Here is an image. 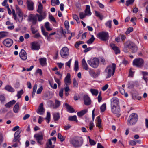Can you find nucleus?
Returning <instances> with one entry per match:
<instances>
[{
  "label": "nucleus",
  "instance_id": "54",
  "mask_svg": "<svg viewBox=\"0 0 148 148\" xmlns=\"http://www.w3.org/2000/svg\"><path fill=\"white\" fill-rule=\"evenodd\" d=\"M133 29L132 27H131L129 28L127 31L126 32V34H128L130 32H132L133 30Z\"/></svg>",
  "mask_w": 148,
  "mask_h": 148
},
{
  "label": "nucleus",
  "instance_id": "22",
  "mask_svg": "<svg viewBox=\"0 0 148 148\" xmlns=\"http://www.w3.org/2000/svg\"><path fill=\"white\" fill-rule=\"evenodd\" d=\"M134 44L132 42L130 41H128L125 43L124 46L126 47H127L128 49H131Z\"/></svg>",
  "mask_w": 148,
  "mask_h": 148
},
{
  "label": "nucleus",
  "instance_id": "35",
  "mask_svg": "<svg viewBox=\"0 0 148 148\" xmlns=\"http://www.w3.org/2000/svg\"><path fill=\"white\" fill-rule=\"evenodd\" d=\"M68 120L70 121H75L77 122L78 121V120L77 118V116L76 115L69 116L68 118Z\"/></svg>",
  "mask_w": 148,
  "mask_h": 148
},
{
  "label": "nucleus",
  "instance_id": "11",
  "mask_svg": "<svg viewBox=\"0 0 148 148\" xmlns=\"http://www.w3.org/2000/svg\"><path fill=\"white\" fill-rule=\"evenodd\" d=\"M111 107L119 106V102L118 99L116 97L113 98L111 100Z\"/></svg>",
  "mask_w": 148,
  "mask_h": 148
},
{
  "label": "nucleus",
  "instance_id": "40",
  "mask_svg": "<svg viewBox=\"0 0 148 148\" xmlns=\"http://www.w3.org/2000/svg\"><path fill=\"white\" fill-rule=\"evenodd\" d=\"M41 31L42 33V34L45 36L47 37V39H48L49 38V36H48V33L47 32H46L44 30V28L43 27H42L41 28Z\"/></svg>",
  "mask_w": 148,
  "mask_h": 148
},
{
  "label": "nucleus",
  "instance_id": "64",
  "mask_svg": "<svg viewBox=\"0 0 148 148\" xmlns=\"http://www.w3.org/2000/svg\"><path fill=\"white\" fill-rule=\"evenodd\" d=\"M49 18L51 21H53L54 22H56V20L54 17L52 15H50Z\"/></svg>",
  "mask_w": 148,
  "mask_h": 148
},
{
  "label": "nucleus",
  "instance_id": "6",
  "mask_svg": "<svg viewBox=\"0 0 148 148\" xmlns=\"http://www.w3.org/2000/svg\"><path fill=\"white\" fill-rule=\"evenodd\" d=\"M37 15L36 14H30L28 18V21L31 22L33 25H35L37 21Z\"/></svg>",
  "mask_w": 148,
  "mask_h": 148
},
{
  "label": "nucleus",
  "instance_id": "15",
  "mask_svg": "<svg viewBox=\"0 0 148 148\" xmlns=\"http://www.w3.org/2000/svg\"><path fill=\"white\" fill-rule=\"evenodd\" d=\"M27 4L28 10L32 11L34 10V3L32 0H27Z\"/></svg>",
  "mask_w": 148,
  "mask_h": 148
},
{
  "label": "nucleus",
  "instance_id": "30",
  "mask_svg": "<svg viewBox=\"0 0 148 148\" xmlns=\"http://www.w3.org/2000/svg\"><path fill=\"white\" fill-rule=\"evenodd\" d=\"M19 110V103H17L14 106L13 108L14 112L15 113H18Z\"/></svg>",
  "mask_w": 148,
  "mask_h": 148
},
{
  "label": "nucleus",
  "instance_id": "23",
  "mask_svg": "<svg viewBox=\"0 0 148 148\" xmlns=\"http://www.w3.org/2000/svg\"><path fill=\"white\" fill-rule=\"evenodd\" d=\"M65 105L68 111L69 112L71 113H73L74 112L75 110L74 109L70 106L67 103H65Z\"/></svg>",
  "mask_w": 148,
  "mask_h": 148
},
{
  "label": "nucleus",
  "instance_id": "45",
  "mask_svg": "<svg viewBox=\"0 0 148 148\" xmlns=\"http://www.w3.org/2000/svg\"><path fill=\"white\" fill-rule=\"evenodd\" d=\"M45 27L48 31H50L52 30L49 27V23L48 22H47L45 23Z\"/></svg>",
  "mask_w": 148,
  "mask_h": 148
},
{
  "label": "nucleus",
  "instance_id": "42",
  "mask_svg": "<svg viewBox=\"0 0 148 148\" xmlns=\"http://www.w3.org/2000/svg\"><path fill=\"white\" fill-rule=\"evenodd\" d=\"M65 137L62 136L60 133H59L58 134V138L61 142L63 141L65 139Z\"/></svg>",
  "mask_w": 148,
  "mask_h": 148
},
{
  "label": "nucleus",
  "instance_id": "48",
  "mask_svg": "<svg viewBox=\"0 0 148 148\" xmlns=\"http://www.w3.org/2000/svg\"><path fill=\"white\" fill-rule=\"evenodd\" d=\"M80 18L81 19H83V18H85L86 16H87L86 14L85 13L84 14L83 12H80L79 13Z\"/></svg>",
  "mask_w": 148,
  "mask_h": 148
},
{
  "label": "nucleus",
  "instance_id": "28",
  "mask_svg": "<svg viewBox=\"0 0 148 148\" xmlns=\"http://www.w3.org/2000/svg\"><path fill=\"white\" fill-rule=\"evenodd\" d=\"M71 143L75 147H78L81 145L77 140H73L71 141Z\"/></svg>",
  "mask_w": 148,
  "mask_h": 148
},
{
  "label": "nucleus",
  "instance_id": "60",
  "mask_svg": "<svg viewBox=\"0 0 148 148\" xmlns=\"http://www.w3.org/2000/svg\"><path fill=\"white\" fill-rule=\"evenodd\" d=\"M130 145L131 146H134L136 144V142L134 140H131L129 142Z\"/></svg>",
  "mask_w": 148,
  "mask_h": 148
},
{
  "label": "nucleus",
  "instance_id": "37",
  "mask_svg": "<svg viewBox=\"0 0 148 148\" xmlns=\"http://www.w3.org/2000/svg\"><path fill=\"white\" fill-rule=\"evenodd\" d=\"M5 89L7 90L9 92H13L14 91V89L12 87L9 85L6 86L5 87Z\"/></svg>",
  "mask_w": 148,
  "mask_h": 148
},
{
  "label": "nucleus",
  "instance_id": "8",
  "mask_svg": "<svg viewBox=\"0 0 148 148\" xmlns=\"http://www.w3.org/2000/svg\"><path fill=\"white\" fill-rule=\"evenodd\" d=\"M21 132V131L19 130H18L14 134V138L13 140V142H15L17 141L20 143H21L20 142V138L21 136L19 134Z\"/></svg>",
  "mask_w": 148,
  "mask_h": 148
},
{
  "label": "nucleus",
  "instance_id": "46",
  "mask_svg": "<svg viewBox=\"0 0 148 148\" xmlns=\"http://www.w3.org/2000/svg\"><path fill=\"white\" fill-rule=\"evenodd\" d=\"M95 14L96 16L99 17L101 20H102L103 18V16L100 14V13L97 11L95 12Z\"/></svg>",
  "mask_w": 148,
  "mask_h": 148
},
{
  "label": "nucleus",
  "instance_id": "9",
  "mask_svg": "<svg viewBox=\"0 0 148 148\" xmlns=\"http://www.w3.org/2000/svg\"><path fill=\"white\" fill-rule=\"evenodd\" d=\"M13 42L12 40L10 38H7L3 42V45L7 47H10L13 44Z\"/></svg>",
  "mask_w": 148,
  "mask_h": 148
},
{
  "label": "nucleus",
  "instance_id": "1",
  "mask_svg": "<svg viewBox=\"0 0 148 148\" xmlns=\"http://www.w3.org/2000/svg\"><path fill=\"white\" fill-rule=\"evenodd\" d=\"M138 116L136 114L132 113L128 119L127 124L129 126L135 124L138 121Z\"/></svg>",
  "mask_w": 148,
  "mask_h": 148
},
{
  "label": "nucleus",
  "instance_id": "53",
  "mask_svg": "<svg viewBox=\"0 0 148 148\" xmlns=\"http://www.w3.org/2000/svg\"><path fill=\"white\" fill-rule=\"evenodd\" d=\"M73 84L74 87L77 88L78 85V83L75 79H73Z\"/></svg>",
  "mask_w": 148,
  "mask_h": 148
},
{
  "label": "nucleus",
  "instance_id": "14",
  "mask_svg": "<svg viewBox=\"0 0 148 148\" xmlns=\"http://www.w3.org/2000/svg\"><path fill=\"white\" fill-rule=\"evenodd\" d=\"M31 49L35 50H38L40 48V45L39 44L36 42H34L31 43Z\"/></svg>",
  "mask_w": 148,
  "mask_h": 148
},
{
  "label": "nucleus",
  "instance_id": "63",
  "mask_svg": "<svg viewBox=\"0 0 148 148\" xmlns=\"http://www.w3.org/2000/svg\"><path fill=\"white\" fill-rule=\"evenodd\" d=\"M41 36L39 33H37L35 34L34 36L33 37L35 38H39L41 37Z\"/></svg>",
  "mask_w": 148,
  "mask_h": 148
},
{
  "label": "nucleus",
  "instance_id": "10",
  "mask_svg": "<svg viewBox=\"0 0 148 148\" xmlns=\"http://www.w3.org/2000/svg\"><path fill=\"white\" fill-rule=\"evenodd\" d=\"M84 103L85 105L88 106L90 105L91 102L90 98L87 95H84L83 96Z\"/></svg>",
  "mask_w": 148,
  "mask_h": 148
},
{
  "label": "nucleus",
  "instance_id": "47",
  "mask_svg": "<svg viewBox=\"0 0 148 148\" xmlns=\"http://www.w3.org/2000/svg\"><path fill=\"white\" fill-rule=\"evenodd\" d=\"M0 100L1 102H4L5 100V98L4 95H0Z\"/></svg>",
  "mask_w": 148,
  "mask_h": 148
},
{
  "label": "nucleus",
  "instance_id": "38",
  "mask_svg": "<svg viewBox=\"0 0 148 148\" xmlns=\"http://www.w3.org/2000/svg\"><path fill=\"white\" fill-rule=\"evenodd\" d=\"M97 123L96 125V126L98 127L99 128H100L101 127V121L99 116H98L97 117Z\"/></svg>",
  "mask_w": 148,
  "mask_h": 148
},
{
  "label": "nucleus",
  "instance_id": "19",
  "mask_svg": "<svg viewBox=\"0 0 148 148\" xmlns=\"http://www.w3.org/2000/svg\"><path fill=\"white\" fill-rule=\"evenodd\" d=\"M48 103L53 104V108H56L58 107L60 105V102L58 100H55V105L53 104V102L51 100H49L48 101Z\"/></svg>",
  "mask_w": 148,
  "mask_h": 148
},
{
  "label": "nucleus",
  "instance_id": "16",
  "mask_svg": "<svg viewBox=\"0 0 148 148\" xmlns=\"http://www.w3.org/2000/svg\"><path fill=\"white\" fill-rule=\"evenodd\" d=\"M45 112V109L43 107V103H41L40 104L38 109L37 110V112L38 114L42 115L44 114Z\"/></svg>",
  "mask_w": 148,
  "mask_h": 148
},
{
  "label": "nucleus",
  "instance_id": "62",
  "mask_svg": "<svg viewBox=\"0 0 148 148\" xmlns=\"http://www.w3.org/2000/svg\"><path fill=\"white\" fill-rule=\"evenodd\" d=\"M63 89L61 88L59 92V95L61 98H62L63 97Z\"/></svg>",
  "mask_w": 148,
  "mask_h": 148
},
{
  "label": "nucleus",
  "instance_id": "39",
  "mask_svg": "<svg viewBox=\"0 0 148 148\" xmlns=\"http://www.w3.org/2000/svg\"><path fill=\"white\" fill-rule=\"evenodd\" d=\"M95 38L93 35H91V37L87 41L88 44H90L92 43L95 40Z\"/></svg>",
  "mask_w": 148,
  "mask_h": 148
},
{
  "label": "nucleus",
  "instance_id": "41",
  "mask_svg": "<svg viewBox=\"0 0 148 148\" xmlns=\"http://www.w3.org/2000/svg\"><path fill=\"white\" fill-rule=\"evenodd\" d=\"M24 92L23 89L21 90L20 91H18L16 96L18 97V99H19L21 98V95Z\"/></svg>",
  "mask_w": 148,
  "mask_h": 148
},
{
  "label": "nucleus",
  "instance_id": "26",
  "mask_svg": "<svg viewBox=\"0 0 148 148\" xmlns=\"http://www.w3.org/2000/svg\"><path fill=\"white\" fill-rule=\"evenodd\" d=\"M85 13L87 16H90L91 14L90 11V7L89 5H86V8L85 10Z\"/></svg>",
  "mask_w": 148,
  "mask_h": 148
},
{
  "label": "nucleus",
  "instance_id": "20",
  "mask_svg": "<svg viewBox=\"0 0 148 148\" xmlns=\"http://www.w3.org/2000/svg\"><path fill=\"white\" fill-rule=\"evenodd\" d=\"M110 45L113 50H114L116 54L120 53V51L119 48L115 44L112 43L110 44Z\"/></svg>",
  "mask_w": 148,
  "mask_h": 148
},
{
  "label": "nucleus",
  "instance_id": "31",
  "mask_svg": "<svg viewBox=\"0 0 148 148\" xmlns=\"http://www.w3.org/2000/svg\"><path fill=\"white\" fill-rule=\"evenodd\" d=\"M53 118L55 121H57L60 118V114L58 112L55 113L53 114Z\"/></svg>",
  "mask_w": 148,
  "mask_h": 148
},
{
  "label": "nucleus",
  "instance_id": "21",
  "mask_svg": "<svg viewBox=\"0 0 148 148\" xmlns=\"http://www.w3.org/2000/svg\"><path fill=\"white\" fill-rule=\"evenodd\" d=\"M36 14V15H37V19H38L39 21H41L42 20L45 18L46 17L45 14V12L42 13L41 14Z\"/></svg>",
  "mask_w": 148,
  "mask_h": 148
},
{
  "label": "nucleus",
  "instance_id": "58",
  "mask_svg": "<svg viewBox=\"0 0 148 148\" xmlns=\"http://www.w3.org/2000/svg\"><path fill=\"white\" fill-rule=\"evenodd\" d=\"M119 91L123 95L125 94V91L123 88H119Z\"/></svg>",
  "mask_w": 148,
  "mask_h": 148
},
{
  "label": "nucleus",
  "instance_id": "33",
  "mask_svg": "<svg viewBox=\"0 0 148 148\" xmlns=\"http://www.w3.org/2000/svg\"><path fill=\"white\" fill-rule=\"evenodd\" d=\"M16 11L17 13L20 17H22L23 16V14L21 12V11L19 7L17 5H16Z\"/></svg>",
  "mask_w": 148,
  "mask_h": 148
},
{
  "label": "nucleus",
  "instance_id": "27",
  "mask_svg": "<svg viewBox=\"0 0 148 148\" xmlns=\"http://www.w3.org/2000/svg\"><path fill=\"white\" fill-rule=\"evenodd\" d=\"M88 112L87 109H85L77 113V115L79 117H81L85 114Z\"/></svg>",
  "mask_w": 148,
  "mask_h": 148
},
{
  "label": "nucleus",
  "instance_id": "29",
  "mask_svg": "<svg viewBox=\"0 0 148 148\" xmlns=\"http://www.w3.org/2000/svg\"><path fill=\"white\" fill-rule=\"evenodd\" d=\"M47 147L46 148H53L54 145H52V142L51 139H49L48 142L46 143Z\"/></svg>",
  "mask_w": 148,
  "mask_h": 148
},
{
  "label": "nucleus",
  "instance_id": "32",
  "mask_svg": "<svg viewBox=\"0 0 148 148\" xmlns=\"http://www.w3.org/2000/svg\"><path fill=\"white\" fill-rule=\"evenodd\" d=\"M16 102V101L14 100H13L7 103L5 105V106L7 108H10V107L12 106L13 104H15Z\"/></svg>",
  "mask_w": 148,
  "mask_h": 148
},
{
  "label": "nucleus",
  "instance_id": "50",
  "mask_svg": "<svg viewBox=\"0 0 148 148\" xmlns=\"http://www.w3.org/2000/svg\"><path fill=\"white\" fill-rule=\"evenodd\" d=\"M134 1V0H128L126 1V5L128 6L130 4H132Z\"/></svg>",
  "mask_w": 148,
  "mask_h": 148
},
{
  "label": "nucleus",
  "instance_id": "36",
  "mask_svg": "<svg viewBox=\"0 0 148 148\" xmlns=\"http://www.w3.org/2000/svg\"><path fill=\"white\" fill-rule=\"evenodd\" d=\"M90 91L93 95L95 96H97L99 92L97 90L94 89H91Z\"/></svg>",
  "mask_w": 148,
  "mask_h": 148
},
{
  "label": "nucleus",
  "instance_id": "61",
  "mask_svg": "<svg viewBox=\"0 0 148 148\" xmlns=\"http://www.w3.org/2000/svg\"><path fill=\"white\" fill-rule=\"evenodd\" d=\"M31 30L32 33L34 34H36L38 31L37 30H36L34 27H31Z\"/></svg>",
  "mask_w": 148,
  "mask_h": 148
},
{
  "label": "nucleus",
  "instance_id": "25",
  "mask_svg": "<svg viewBox=\"0 0 148 148\" xmlns=\"http://www.w3.org/2000/svg\"><path fill=\"white\" fill-rule=\"evenodd\" d=\"M40 64L42 66L46 65V58H41L39 59Z\"/></svg>",
  "mask_w": 148,
  "mask_h": 148
},
{
  "label": "nucleus",
  "instance_id": "59",
  "mask_svg": "<svg viewBox=\"0 0 148 148\" xmlns=\"http://www.w3.org/2000/svg\"><path fill=\"white\" fill-rule=\"evenodd\" d=\"M64 25L66 28L68 29V28L69 27V23L67 21H65L64 22Z\"/></svg>",
  "mask_w": 148,
  "mask_h": 148
},
{
  "label": "nucleus",
  "instance_id": "2",
  "mask_svg": "<svg viewBox=\"0 0 148 148\" xmlns=\"http://www.w3.org/2000/svg\"><path fill=\"white\" fill-rule=\"evenodd\" d=\"M116 67V65L113 63L112 65H109L106 69V71L108 75L107 78L110 77L111 75H113L114 73Z\"/></svg>",
  "mask_w": 148,
  "mask_h": 148
},
{
  "label": "nucleus",
  "instance_id": "17",
  "mask_svg": "<svg viewBox=\"0 0 148 148\" xmlns=\"http://www.w3.org/2000/svg\"><path fill=\"white\" fill-rule=\"evenodd\" d=\"M34 137L36 138L37 142L40 144H42L40 140L43 139V135L42 134H36L34 135Z\"/></svg>",
  "mask_w": 148,
  "mask_h": 148
},
{
  "label": "nucleus",
  "instance_id": "56",
  "mask_svg": "<svg viewBox=\"0 0 148 148\" xmlns=\"http://www.w3.org/2000/svg\"><path fill=\"white\" fill-rule=\"evenodd\" d=\"M73 19L75 20L76 21H77V23L79 22V18L78 17V16L76 15V14H73Z\"/></svg>",
  "mask_w": 148,
  "mask_h": 148
},
{
  "label": "nucleus",
  "instance_id": "51",
  "mask_svg": "<svg viewBox=\"0 0 148 148\" xmlns=\"http://www.w3.org/2000/svg\"><path fill=\"white\" fill-rule=\"evenodd\" d=\"M112 22L111 20L108 21L106 23V26L107 27H108L110 28L111 27V24Z\"/></svg>",
  "mask_w": 148,
  "mask_h": 148
},
{
  "label": "nucleus",
  "instance_id": "13",
  "mask_svg": "<svg viewBox=\"0 0 148 148\" xmlns=\"http://www.w3.org/2000/svg\"><path fill=\"white\" fill-rule=\"evenodd\" d=\"M70 77L71 75L69 73H67V75L65 77L64 80V86H65V85H70L71 84V81Z\"/></svg>",
  "mask_w": 148,
  "mask_h": 148
},
{
  "label": "nucleus",
  "instance_id": "12",
  "mask_svg": "<svg viewBox=\"0 0 148 148\" xmlns=\"http://www.w3.org/2000/svg\"><path fill=\"white\" fill-rule=\"evenodd\" d=\"M112 112L114 114L118 115V116L120 115L119 114L120 112V108L119 106H115L111 107Z\"/></svg>",
  "mask_w": 148,
  "mask_h": 148
},
{
  "label": "nucleus",
  "instance_id": "7",
  "mask_svg": "<svg viewBox=\"0 0 148 148\" xmlns=\"http://www.w3.org/2000/svg\"><path fill=\"white\" fill-rule=\"evenodd\" d=\"M99 38L101 40L106 41L108 39V34L107 32H102L99 33L97 35Z\"/></svg>",
  "mask_w": 148,
  "mask_h": 148
},
{
  "label": "nucleus",
  "instance_id": "18",
  "mask_svg": "<svg viewBox=\"0 0 148 148\" xmlns=\"http://www.w3.org/2000/svg\"><path fill=\"white\" fill-rule=\"evenodd\" d=\"M19 56L20 58L23 60H26L27 58L26 53L23 49H22L19 53Z\"/></svg>",
  "mask_w": 148,
  "mask_h": 148
},
{
  "label": "nucleus",
  "instance_id": "57",
  "mask_svg": "<svg viewBox=\"0 0 148 148\" xmlns=\"http://www.w3.org/2000/svg\"><path fill=\"white\" fill-rule=\"evenodd\" d=\"M90 74L92 75L94 77H96L98 76V74L96 73L94 71H91V72H90Z\"/></svg>",
  "mask_w": 148,
  "mask_h": 148
},
{
  "label": "nucleus",
  "instance_id": "43",
  "mask_svg": "<svg viewBox=\"0 0 148 148\" xmlns=\"http://www.w3.org/2000/svg\"><path fill=\"white\" fill-rule=\"evenodd\" d=\"M132 50V53L136 52L137 50V47L136 45L134 44V45L131 49Z\"/></svg>",
  "mask_w": 148,
  "mask_h": 148
},
{
  "label": "nucleus",
  "instance_id": "34",
  "mask_svg": "<svg viewBox=\"0 0 148 148\" xmlns=\"http://www.w3.org/2000/svg\"><path fill=\"white\" fill-rule=\"evenodd\" d=\"M43 9L42 5L40 2H39V5L38 6V8L37 11L40 14H41L42 12Z\"/></svg>",
  "mask_w": 148,
  "mask_h": 148
},
{
  "label": "nucleus",
  "instance_id": "5",
  "mask_svg": "<svg viewBox=\"0 0 148 148\" xmlns=\"http://www.w3.org/2000/svg\"><path fill=\"white\" fill-rule=\"evenodd\" d=\"M60 54L62 57L66 58L69 55V50L66 47H63L60 51Z\"/></svg>",
  "mask_w": 148,
  "mask_h": 148
},
{
  "label": "nucleus",
  "instance_id": "4",
  "mask_svg": "<svg viewBox=\"0 0 148 148\" xmlns=\"http://www.w3.org/2000/svg\"><path fill=\"white\" fill-rule=\"evenodd\" d=\"M144 63L143 60L141 58L134 59L133 61V65L137 67L141 68L143 66Z\"/></svg>",
  "mask_w": 148,
  "mask_h": 148
},
{
  "label": "nucleus",
  "instance_id": "52",
  "mask_svg": "<svg viewBox=\"0 0 148 148\" xmlns=\"http://www.w3.org/2000/svg\"><path fill=\"white\" fill-rule=\"evenodd\" d=\"M43 89V87L41 86L37 90L36 93L37 94H39L41 93Z\"/></svg>",
  "mask_w": 148,
  "mask_h": 148
},
{
  "label": "nucleus",
  "instance_id": "44",
  "mask_svg": "<svg viewBox=\"0 0 148 148\" xmlns=\"http://www.w3.org/2000/svg\"><path fill=\"white\" fill-rule=\"evenodd\" d=\"M78 62L77 60H75L74 64V69L75 71H77L78 69Z\"/></svg>",
  "mask_w": 148,
  "mask_h": 148
},
{
  "label": "nucleus",
  "instance_id": "49",
  "mask_svg": "<svg viewBox=\"0 0 148 148\" xmlns=\"http://www.w3.org/2000/svg\"><path fill=\"white\" fill-rule=\"evenodd\" d=\"M106 108V104H102L100 107V109L101 111L102 112H104L105 111Z\"/></svg>",
  "mask_w": 148,
  "mask_h": 148
},
{
  "label": "nucleus",
  "instance_id": "24",
  "mask_svg": "<svg viewBox=\"0 0 148 148\" xmlns=\"http://www.w3.org/2000/svg\"><path fill=\"white\" fill-rule=\"evenodd\" d=\"M82 64L83 68L86 70H88V65L84 58L82 59Z\"/></svg>",
  "mask_w": 148,
  "mask_h": 148
},
{
  "label": "nucleus",
  "instance_id": "55",
  "mask_svg": "<svg viewBox=\"0 0 148 148\" xmlns=\"http://www.w3.org/2000/svg\"><path fill=\"white\" fill-rule=\"evenodd\" d=\"M84 43V42L82 41H79L78 42H77L76 44L75 45V47L76 48H77L79 46V45Z\"/></svg>",
  "mask_w": 148,
  "mask_h": 148
},
{
  "label": "nucleus",
  "instance_id": "3",
  "mask_svg": "<svg viewBox=\"0 0 148 148\" xmlns=\"http://www.w3.org/2000/svg\"><path fill=\"white\" fill-rule=\"evenodd\" d=\"M87 62L92 67L96 68L98 66L99 60L97 58H94L88 60Z\"/></svg>",
  "mask_w": 148,
  "mask_h": 148
}]
</instances>
